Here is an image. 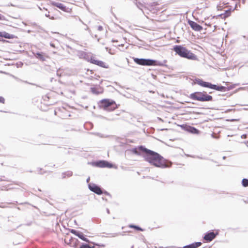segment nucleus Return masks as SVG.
Listing matches in <instances>:
<instances>
[{
	"label": "nucleus",
	"instance_id": "obj_1",
	"mask_svg": "<svg viewBox=\"0 0 248 248\" xmlns=\"http://www.w3.org/2000/svg\"><path fill=\"white\" fill-rule=\"evenodd\" d=\"M140 149L144 152L143 155L145 161L148 162L150 164L155 166V167L164 168L170 166L171 163L164 159L159 154L148 149L142 146H140Z\"/></svg>",
	"mask_w": 248,
	"mask_h": 248
},
{
	"label": "nucleus",
	"instance_id": "obj_2",
	"mask_svg": "<svg viewBox=\"0 0 248 248\" xmlns=\"http://www.w3.org/2000/svg\"><path fill=\"white\" fill-rule=\"evenodd\" d=\"M173 50L181 57L190 60H195L196 59V55L181 46H175L174 47Z\"/></svg>",
	"mask_w": 248,
	"mask_h": 248
},
{
	"label": "nucleus",
	"instance_id": "obj_3",
	"mask_svg": "<svg viewBox=\"0 0 248 248\" xmlns=\"http://www.w3.org/2000/svg\"><path fill=\"white\" fill-rule=\"evenodd\" d=\"M189 97L195 100L201 102L211 101L213 97L206 93V92H195L190 94Z\"/></svg>",
	"mask_w": 248,
	"mask_h": 248
},
{
	"label": "nucleus",
	"instance_id": "obj_4",
	"mask_svg": "<svg viewBox=\"0 0 248 248\" xmlns=\"http://www.w3.org/2000/svg\"><path fill=\"white\" fill-rule=\"evenodd\" d=\"M100 106L107 111H112L117 108V105L114 101L108 99H104L101 101Z\"/></svg>",
	"mask_w": 248,
	"mask_h": 248
},
{
	"label": "nucleus",
	"instance_id": "obj_5",
	"mask_svg": "<svg viewBox=\"0 0 248 248\" xmlns=\"http://www.w3.org/2000/svg\"><path fill=\"white\" fill-rule=\"evenodd\" d=\"M195 83L202 87L209 88L217 91H221L223 89L222 86H217L216 85L212 84L211 83L203 81L200 79H196Z\"/></svg>",
	"mask_w": 248,
	"mask_h": 248
},
{
	"label": "nucleus",
	"instance_id": "obj_6",
	"mask_svg": "<svg viewBox=\"0 0 248 248\" xmlns=\"http://www.w3.org/2000/svg\"><path fill=\"white\" fill-rule=\"evenodd\" d=\"M134 61L137 64L142 65L150 66L154 64L153 60L134 58Z\"/></svg>",
	"mask_w": 248,
	"mask_h": 248
},
{
	"label": "nucleus",
	"instance_id": "obj_7",
	"mask_svg": "<svg viewBox=\"0 0 248 248\" xmlns=\"http://www.w3.org/2000/svg\"><path fill=\"white\" fill-rule=\"evenodd\" d=\"M90 190L98 195H101L102 193V191L101 188L97 185L94 184H90L88 185Z\"/></svg>",
	"mask_w": 248,
	"mask_h": 248
},
{
	"label": "nucleus",
	"instance_id": "obj_8",
	"mask_svg": "<svg viewBox=\"0 0 248 248\" xmlns=\"http://www.w3.org/2000/svg\"><path fill=\"white\" fill-rule=\"evenodd\" d=\"M91 62L104 68H108L106 64L101 61L96 60L94 57L91 58Z\"/></svg>",
	"mask_w": 248,
	"mask_h": 248
},
{
	"label": "nucleus",
	"instance_id": "obj_9",
	"mask_svg": "<svg viewBox=\"0 0 248 248\" xmlns=\"http://www.w3.org/2000/svg\"><path fill=\"white\" fill-rule=\"evenodd\" d=\"M188 24L191 28L195 31H201L202 30V27L194 21H189Z\"/></svg>",
	"mask_w": 248,
	"mask_h": 248
},
{
	"label": "nucleus",
	"instance_id": "obj_10",
	"mask_svg": "<svg viewBox=\"0 0 248 248\" xmlns=\"http://www.w3.org/2000/svg\"><path fill=\"white\" fill-rule=\"evenodd\" d=\"M33 54L37 59L42 62L46 61V59L48 58V57L43 52L33 53Z\"/></svg>",
	"mask_w": 248,
	"mask_h": 248
},
{
	"label": "nucleus",
	"instance_id": "obj_11",
	"mask_svg": "<svg viewBox=\"0 0 248 248\" xmlns=\"http://www.w3.org/2000/svg\"><path fill=\"white\" fill-rule=\"evenodd\" d=\"M217 234V233H215L214 232H210L205 235L204 239L206 241L210 242L215 238Z\"/></svg>",
	"mask_w": 248,
	"mask_h": 248
},
{
	"label": "nucleus",
	"instance_id": "obj_12",
	"mask_svg": "<svg viewBox=\"0 0 248 248\" xmlns=\"http://www.w3.org/2000/svg\"><path fill=\"white\" fill-rule=\"evenodd\" d=\"M52 4L53 5L59 8V9H60L61 10H62L63 11H66V7L63 4H62L61 3L53 1V2H52Z\"/></svg>",
	"mask_w": 248,
	"mask_h": 248
},
{
	"label": "nucleus",
	"instance_id": "obj_13",
	"mask_svg": "<svg viewBox=\"0 0 248 248\" xmlns=\"http://www.w3.org/2000/svg\"><path fill=\"white\" fill-rule=\"evenodd\" d=\"M202 245L201 242H196L184 247V248H197Z\"/></svg>",
	"mask_w": 248,
	"mask_h": 248
},
{
	"label": "nucleus",
	"instance_id": "obj_14",
	"mask_svg": "<svg viewBox=\"0 0 248 248\" xmlns=\"http://www.w3.org/2000/svg\"><path fill=\"white\" fill-rule=\"evenodd\" d=\"M108 162L106 161H100L96 162V166L101 167V168H105L106 167V164H107Z\"/></svg>",
	"mask_w": 248,
	"mask_h": 248
},
{
	"label": "nucleus",
	"instance_id": "obj_15",
	"mask_svg": "<svg viewBox=\"0 0 248 248\" xmlns=\"http://www.w3.org/2000/svg\"><path fill=\"white\" fill-rule=\"evenodd\" d=\"M77 236H78L81 240L86 242H89V240L87 238H85L84 236V234L81 232H79L77 234Z\"/></svg>",
	"mask_w": 248,
	"mask_h": 248
},
{
	"label": "nucleus",
	"instance_id": "obj_16",
	"mask_svg": "<svg viewBox=\"0 0 248 248\" xmlns=\"http://www.w3.org/2000/svg\"><path fill=\"white\" fill-rule=\"evenodd\" d=\"M73 175V173L71 171H67L66 172H63L62 173V178H65L66 177H71Z\"/></svg>",
	"mask_w": 248,
	"mask_h": 248
},
{
	"label": "nucleus",
	"instance_id": "obj_17",
	"mask_svg": "<svg viewBox=\"0 0 248 248\" xmlns=\"http://www.w3.org/2000/svg\"><path fill=\"white\" fill-rule=\"evenodd\" d=\"M231 10H226L224 14L220 15V16L222 17V18H226L229 16L231 15Z\"/></svg>",
	"mask_w": 248,
	"mask_h": 248
},
{
	"label": "nucleus",
	"instance_id": "obj_18",
	"mask_svg": "<svg viewBox=\"0 0 248 248\" xmlns=\"http://www.w3.org/2000/svg\"><path fill=\"white\" fill-rule=\"evenodd\" d=\"M188 131L190 132L193 133V134H198L199 133V130L193 127H189L188 128Z\"/></svg>",
	"mask_w": 248,
	"mask_h": 248
},
{
	"label": "nucleus",
	"instance_id": "obj_19",
	"mask_svg": "<svg viewBox=\"0 0 248 248\" xmlns=\"http://www.w3.org/2000/svg\"><path fill=\"white\" fill-rule=\"evenodd\" d=\"M242 184L244 187L248 186V179H243L242 181Z\"/></svg>",
	"mask_w": 248,
	"mask_h": 248
},
{
	"label": "nucleus",
	"instance_id": "obj_20",
	"mask_svg": "<svg viewBox=\"0 0 248 248\" xmlns=\"http://www.w3.org/2000/svg\"><path fill=\"white\" fill-rule=\"evenodd\" d=\"M154 62L152 65H158V66H163L164 65V63L160 62H157L155 60H154Z\"/></svg>",
	"mask_w": 248,
	"mask_h": 248
},
{
	"label": "nucleus",
	"instance_id": "obj_21",
	"mask_svg": "<svg viewBox=\"0 0 248 248\" xmlns=\"http://www.w3.org/2000/svg\"><path fill=\"white\" fill-rule=\"evenodd\" d=\"M80 248H94V247H91L88 244H83L80 246Z\"/></svg>",
	"mask_w": 248,
	"mask_h": 248
},
{
	"label": "nucleus",
	"instance_id": "obj_22",
	"mask_svg": "<svg viewBox=\"0 0 248 248\" xmlns=\"http://www.w3.org/2000/svg\"><path fill=\"white\" fill-rule=\"evenodd\" d=\"M85 55L86 54L84 52H80L78 55L80 58H84Z\"/></svg>",
	"mask_w": 248,
	"mask_h": 248
},
{
	"label": "nucleus",
	"instance_id": "obj_23",
	"mask_svg": "<svg viewBox=\"0 0 248 248\" xmlns=\"http://www.w3.org/2000/svg\"><path fill=\"white\" fill-rule=\"evenodd\" d=\"M130 227L131 228H134L135 229H136V230H139V231H142V229L141 228H140V227H138V226H135V225H130Z\"/></svg>",
	"mask_w": 248,
	"mask_h": 248
},
{
	"label": "nucleus",
	"instance_id": "obj_24",
	"mask_svg": "<svg viewBox=\"0 0 248 248\" xmlns=\"http://www.w3.org/2000/svg\"><path fill=\"white\" fill-rule=\"evenodd\" d=\"M71 232L73 234H75V235H76V236H77V234H78V232H78V231H77L76 230H71Z\"/></svg>",
	"mask_w": 248,
	"mask_h": 248
},
{
	"label": "nucleus",
	"instance_id": "obj_25",
	"mask_svg": "<svg viewBox=\"0 0 248 248\" xmlns=\"http://www.w3.org/2000/svg\"><path fill=\"white\" fill-rule=\"evenodd\" d=\"M113 165L112 164H110L108 162L107 164H106V167L108 168H112Z\"/></svg>",
	"mask_w": 248,
	"mask_h": 248
},
{
	"label": "nucleus",
	"instance_id": "obj_26",
	"mask_svg": "<svg viewBox=\"0 0 248 248\" xmlns=\"http://www.w3.org/2000/svg\"><path fill=\"white\" fill-rule=\"evenodd\" d=\"M91 91H92V92L93 93H96V94H98V92H96V89H95V88H91Z\"/></svg>",
	"mask_w": 248,
	"mask_h": 248
},
{
	"label": "nucleus",
	"instance_id": "obj_27",
	"mask_svg": "<svg viewBox=\"0 0 248 248\" xmlns=\"http://www.w3.org/2000/svg\"><path fill=\"white\" fill-rule=\"evenodd\" d=\"M4 98L3 97L0 96V103H4Z\"/></svg>",
	"mask_w": 248,
	"mask_h": 248
},
{
	"label": "nucleus",
	"instance_id": "obj_28",
	"mask_svg": "<svg viewBox=\"0 0 248 248\" xmlns=\"http://www.w3.org/2000/svg\"><path fill=\"white\" fill-rule=\"evenodd\" d=\"M103 29V27L101 26H99L98 27H97V30L99 31H102Z\"/></svg>",
	"mask_w": 248,
	"mask_h": 248
},
{
	"label": "nucleus",
	"instance_id": "obj_29",
	"mask_svg": "<svg viewBox=\"0 0 248 248\" xmlns=\"http://www.w3.org/2000/svg\"><path fill=\"white\" fill-rule=\"evenodd\" d=\"M46 16L47 17H49L50 19H54V17H50V16L48 14H46Z\"/></svg>",
	"mask_w": 248,
	"mask_h": 248
},
{
	"label": "nucleus",
	"instance_id": "obj_30",
	"mask_svg": "<svg viewBox=\"0 0 248 248\" xmlns=\"http://www.w3.org/2000/svg\"><path fill=\"white\" fill-rule=\"evenodd\" d=\"M50 45L52 47H55V46L53 44L50 43Z\"/></svg>",
	"mask_w": 248,
	"mask_h": 248
},
{
	"label": "nucleus",
	"instance_id": "obj_31",
	"mask_svg": "<svg viewBox=\"0 0 248 248\" xmlns=\"http://www.w3.org/2000/svg\"><path fill=\"white\" fill-rule=\"evenodd\" d=\"M242 138H246V135H243L242 136Z\"/></svg>",
	"mask_w": 248,
	"mask_h": 248
},
{
	"label": "nucleus",
	"instance_id": "obj_32",
	"mask_svg": "<svg viewBox=\"0 0 248 248\" xmlns=\"http://www.w3.org/2000/svg\"><path fill=\"white\" fill-rule=\"evenodd\" d=\"M89 181H90V178L89 177V178L87 179V183H89Z\"/></svg>",
	"mask_w": 248,
	"mask_h": 248
},
{
	"label": "nucleus",
	"instance_id": "obj_33",
	"mask_svg": "<svg viewBox=\"0 0 248 248\" xmlns=\"http://www.w3.org/2000/svg\"><path fill=\"white\" fill-rule=\"evenodd\" d=\"M242 3L244 4L245 3V0H242Z\"/></svg>",
	"mask_w": 248,
	"mask_h": 248
},
{
	"label": "nucleus",
	"instance_id": "obj_34",
	"mask_svg": "<svg viewBox=\"0 0 248 248\" xmlns=\"http://www.w3.org/2000/svg\"><path fill=\"white\" fill-rule=\"evenodd\" d=\"M2 16L0 14V20L2 19Z\"/></svg>",
	"mask_w": 248,
	"mask_h": 248
},
{
	"label": "nucleus",
	"instance_id": "obj_35",
	"mask_svg": "<svg viewBox=\"0 0 248 248\" xmlns=\"http://www.w3.org/2000/svg\"><path fill=\"white\" fill-rule=\"evenodd\" d=\"M134 153L136 154H138V152L135 150Z\"/></svg>",
	"mask_w": 248,
	"mask_h": 248
},
{
	"label": "nucleus",
	"instance_id": "obj_36",
	"mask_svg": "<svg viewBox=\"0 0 248 248\" xmlns=\"http://www.w3.org/2000/svg\"><path fill=\"white\" fill-rule=\"evenodd\" d=\"M107 211V213H108V214H109V210L108 209Z\"/></svg>",
	"mask_w": 248,
	"mask_h": 248
},
{
	"label": "nucleus",
	"instance_id": "obj_37",
	"mask_svg": "<svg viewBox=\"0 0 248 248\" xmlns=\"http://www.w3.org/2000/svg\"><path fill=\"white\" fill-rule=\"evenodd\" d=\"M236 8H237V4H236L234 9L236 10L237 9Z\"/></svg>",
	"mask_w": 248,
	"mask_h": 248
},
{
	"label": "nucleus",
	"instance_id": "obj_38",
	"mask_svg": "<svg viewBox=\"0 0 248 248\" xmlns=\"http://www.w3.org/2000/svg\"><path fill=\"white\" fill-rule=\"evenodd\" d=\"M225 158H226V157H225V156H223V158L224 159H225Z\"/></svg>",
	"mask_w": 248,
	"mask_h": 248
}]
</instances>
